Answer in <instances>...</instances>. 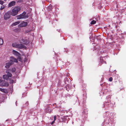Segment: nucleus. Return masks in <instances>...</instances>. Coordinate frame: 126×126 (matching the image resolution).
Wrapping results in <instances>:
<instances>
[{"instance_id": "nucleus-1", "label": "nucleus", "mask_w": 126, "mask_h": 126, "mask_svg": "<svg viewBox=\"0 0 126 126\" xmlns=\"http://www.w3.org/2000/svg\"><path fill=\"white\" fill-rule=\"evenodd\" d=\"M20 10V7H16L12 9L11 11L10 12L11 15L13 16L16 15L18 13V12Z\"/></svg>"}, {"instance_id": "nucleus-2", "label": "nucleus", "mask_w": 126, "mask_h": 126, "mask_svg": "<svg viewBox=\"0 0 126 126\" xmlns=\"http://www.w3.org/2000/svg\"><path fill=\"white\" fill-rule=\"evenodd\" d=\"M12 46L14 47L20 49H26V46L21 44L13 43L12 44Z\"/></svg>"}, {"instance_id": "nucleus-3", "label": "nucleus", "mask_w": 126, "mask_h": 126, "mask_svg": "<svg viewBox=\"0 0 126 126\" xmlns=\"http://www.w3.org/2000/svg\"><path fill=\"white\" fill-rule=\"evenodd\" d=\"M20 43L27 45L29 43V40L28 37H25L19 40Z\"/></svg>"}, {"instance_id": "nucleus-4", "label": "nucleus", "mask_w": 126, "mask_h": 126, "mask_svg": "<svg viewBox=\"0 0 126 126\" xmlns=\"http://www.w3.org/2000/svg\"><path fill=\"white\" fill-rule=\"evenodd\" d=\"M26 13L25 12H23L22 14L16 16L17 19H20L23 18H28V16L26 15Z\"/></svg>"}, {"instance_id": "nucleus-5", "label": "nucleus", "mask_w": 126, "mask_h": 126, "mask_svg": "<svg viewBox=\"0 0 126 126\" xmlns=\"http://www.w3.org/2000/svg\"><path fill=\"white\" fill-rule=\"evenodd\" d=\"M12 53L14 55L17 56L18 59L20 61H22V60L20 57V55L19 52L16 50H13Z\"/></svg>"}, {"instance_id": "nucleus-6", "label": "nucleus", "mask_w": 126, "mask_h": 126, "mask_svg": "<svg viewBox=\"0 0 126 126\" xmlns=\"http://www.w3.org/2000/svg\"><path fill=\"white\" fill-rule=\"evenodd\" d=\"M10 14H11L10 12V11H8L6 13L4 16V19L7 20L10 17Z\"/></svg>"}, {"instance_id": "nucleus-7", "label": "nucleus", "mask_w": 126, "mask_h": 126, "mask_svg": "<svg viewBox=\"0 0 126 126\" xmlns=\"http://www.w3.org/2000/svg\"><path fill=\"white\" fill-rule=\"evenodd\" d=\"M28 24L27 22L23 21L18 25V27H22L26 26Z\"/></svg>"}, {"instance_id": "nucleus-8", "label": "nucleus", "mask_w": 126, "mask_h": 126, "mask_svg": "<svg viewBox=\"0 0 126 126\" xmlns=\"http://www.w3.org/2000/svg\"><path fill=\"white\" fill-rule=\"evenodd\" d=\"M10 62H11L12 63H13V62L17 63L18 62V60L17 59L12 56L10 57Z\"/></svg>"}, {"instance_id": "nucleus-9", "label": "nucleus", "mask_w": 126, "mask_h": 126, "mask_svg": "<svg viewBox=\"0 0 126 126\" xmlns=\"http://www.w3.org/2000/svg\"><path fill=\"white\" fill-rule=\"evenodd\" d=\"M2 82L0 84V86H2L3 87H7L9 85V83L8 82L6 81L4 82L3 83H2Z\"/></svg>"}, {"instance_id": "nucleus-10", "label": "nucleus", "mask_w": 126, "mask_h": 126, "mask_svg": "<svg viewBox=\"0 0 126 126\" xmlns=\"http://www.w3.org/2000/svg\"><path fill=\"white\" fill-rule=\"evenodd\" d=\"M16 2L15 1H13L11 2L8 4V6L9 7H11L15 5Z\"/></svg>"}, {"instance_id": "nucleus-11", "label": "nucleus", "mask_w": 126, "mask_h": 126, "mask_svg": "<svg viewBox=\"0 0 126 126\" xmlns=\"http://www.w3.org/2000/svg\"><path fill=\"white\" fill-rule=\"evenodd\" d=\"M12 64L11 62H9L8 63H7L5 66V67L7 68H9L10 66Z\"/></svg>"}, {"instance_id": "nucleus-12", "label": "nucleus", "mask_w": 126, "mask_h": 126, "mask_svg": "<svg viewBox=\"0 0 126 126\" xmlns=\"http://www.w3.org/2000/svg\"><path fill=\"white\" fill-rule=\"evenodd\" d=\"M20 23V22L19 21L15 22L12 24L11 25V26L12 27H13L14 26H16V25L19 24Z\"/></svg>"}, {"instance_id": "nucleus-13", "label": "nucleus", "mask_w": 126, "mask_h": 126, "mask_svg": "<svg viewBox=\"0 0 126 126\" xmlns=\"http://www.w3.org/2000/svg\"><path fill=\"white\" fill-rule=\"evenodd\" d=\"M0 91L4 93H6L7 92L6 90L1 88H0Z\"/></svg>"}, {"instance_id": "nucleus-14", "label": "nucleus", "mask_w": 126, "mask_h": 126, "mask_svg": "<svg viewBox=\"0 0 126 126\" xmlns=\"http://www.w3.org/2000/svg\"><path fill=\"white\" fill-rule=\"evenodd\" d=\"M20 31V29H16L14 30V31L16 33H18Z\"/></svg>"}, {"instance_id": "nucleus-15", "label": "nucleus", "mask_w": 126, "mask_h": 126, "mask_svg": "<svg viewBox=\"0 0 126 126\" xmlns=\"http://www.w3.org/2000/svg\"><path fill=\"white\" fill-rule=\"evenodd\" d=\"M7 76V75H4L3 76V78L4 79H8V77Z\"/></svg>"}, {"instance_id": "nucleus-16", "label": "nucleus", "mask_w": 126, "mask_h": 126, "mask_svg": "<svg viewBox=\"0 0 126 126\" xmlns=\"http://www.w3.org/2000/svg\"><path fill=\"white\" fill-rule=\"evenodd\" d=\"M6 73L7 74V76H8V78L9 77H12V74H11L9 73V72H7Z\"/></svg>"}, {"instance_id": "nucleus-17", "label": "nucleus", "mask_w": 126, "mask_h": 126, "mask_svg": "<svg viewBox=\"0 0 126 126\" xmlns=\"http://www.w3.org/2000/svg\"><path fill=\"white\" fill-rule=\"evenodd\" d=\"M96 21L94 20L92 21L91 22V24H94L96 23Z\"/></svg>"}, {"instance_id": "nucleus-18", "label": "nucleus", "mask_w": 126, "mask_h": 126, "mask_svg": "<svg viewBox=\"0 0 126 126\" xmlns=\"http://www.w3.org/2000/svg\"><path fill=\"white\" fill-rule=\"evenodd\" d=\"M3 40L1 39H0V45H2L3 43Z\"/></svg>"}, {"instance_id": "nucleus-19", "label": "nucleus", "mask_w": 126, "mask_h": 126, "mask_svg": "<svg viewBox=\"0 0 126 126\" xmlns=\"http://www.w3.org/2000/svg\"><path fill=\"white\" fill-rule=\"evenodd\" d=\"M16 70V69L15 68H12V71L13 72H15V71Z\"/></svg>"}, {"instance_id": "nucleus-20", "label": "nucleus", "mask_w": 126, "mask_h": 126, "mask_svg": "<svg viewBox=\"0 0 126 126\" xmlns=\"http://www.w3.org/2000/svg\"><path fill=\"white\" fill-rule=\"evenodd\" d=\"M4 2L3 1L1 0H0V4L1 5H2L4 3Z\"/></svg>"}, {"instance_id": "nucleus-21", "label": "nucleus", "mask_w": 126, "mask_h": 126, "mask_svg": "<svg viewBox=\"0 0 126 126\" xmlns=\"http://www.w3.org/2000/svg\"><path fill=\"white\" fill-rule=\"evenodd\" d=\"M4 6H1V7L0 8V10H2L4 8Z\"/></svg>"}, {"instance_id": "nucleus-22", "label": "nucleus", "mask_w": 126, "mask_h": 126, "mask_svg": "<svg viewBox=\"0 0 126 126\" xmlns=\"http://www.w3.org/2000/svg\"><path fill=\"white\" fill-rule=\"evenodd\" d=\"M103 62L104 63H106V62H105L103 59H100V62L103 63Z\"/></svg>"}, {"instance_id": "nucleus-23", "label": "nucleus", "mask_w": 126, "mask_h": 126, "mask_svg": "<svg viewBox=\"0 0 126 126\" xmlns=\"http://www.w3.org/2000/svg\"><path fill=\"white\" fill-rule=\"evenodd\" d=\"M14 82V80H13L11 79L10 80L9 83H13Z\"/></svg>"}, {"instance_id": "nucleus-24", "label": "nucleus", "mask_w": 126, "mask_h": 126, "mask_svg": "<svg viewBox=\"0 0 126 126\" xmlns=\"http://www.w3.org/2000/svg\"><path fill=\"white\" fill-rule=\"evenodd\" d=\"M112 77H110L109 79V80L110 81H112Z\"/></svg>"}, {"instance_id": "nucleus-25", "label": "nucleus", "mask_w": 126, "mask_h": 126, "mask_svg": "<svg viewBox=\"0 0 126 126\" xmlns=\"http://www.w3.org/2000/svg\"><path fill=\"white\" fill-rule=\"evenodd\" d=\"M56 116L55 115L54 116V121H55L56 120Z\"/></svg>"}, {"instance_id": "nucleus-26", "label": "nucleus", "mask_w": 126, "mask_h": 126, "mask_svg": "<svg viewBox=\"0 0 126 126\" xmlns=\"http://www.w3.org/2000/svg\"><path fill=\"white\" fill-rule=\"evenodd\" d=\"M54 121H53L51 123V124H53L54 123Z\"/></svg>"}, {"instance_id": "nucleus-27", "label": "nucleus", "mask_w": 126, "mask_h": 126, "mask_svg": "<svg viewBox=\"0 0 126 126\" xmlns=\"http://www.w3.org/2000/svg\"><path fill=\"white\" fill-rule=\"evenodd\" d=\"M50 6H48V8H49V7H50Z\"/></svg>"}, {"instance_id": "nucleus-28", "label": "nucleus", "mask_w": 126, "mask_h": 126, "mask_svg": "<svg viewBox=\"0 0 126 126\" xmlns=\"http://www.w3.org/2000/svg\"><path fill=\"white\" fill-rule=\"evenodd\" d=\"M5 0V1H6V0Z\"/></svg>"}]
</instances>
